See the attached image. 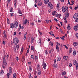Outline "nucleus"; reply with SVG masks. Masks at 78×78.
<instances>
[{
    "label": "nucleus",
    "mask_w": 78,
    "mask_h": 78,
    "mask_svg": "<svg viewBox=\"0 0 78 78\" xmlns=\"http://www.w3.org/2000/svg\"><path fill=\"white\" fill-rule=\"evenodd\" d=\"M10 27L11 28L13 29L15 27V28H16L17 27H18V22L16 21L14 23H11L10 24Z\"/></svg>",
    "instance_id": "f257e3e1"
},
{
    "label": "nucleus",
    "mask_w": 78,
    "mask_h": 78,
    "mask_svg": "<svg viewBox=\"0 0 78 78\" xmlns=\"http://www.w3.org/2000/svg\"><path fill=\"white\" fill-rule=\"evenodd\" d=\"M13 43L14 45H17V44H18L19 42V39L15 37L14 39H13Z\"/></svg>",
    "instance_id": "f03ea898"
},
{
    "label": "nucleus",
    "mask_w": 78,
    "mask_h": 78,
    "mask_svg": "<svg viewBox=\"0 0 78 78\" xmlns=\"http://www.w3.org/2000/svg\"><path fill=\"white\" fill-rule=\"evenodd\" d=\"M3 62L5 66H6L7 63H6V59H5V57H4V58H3Z\"/></svg>",
    "instance_id": "7ed1b4c3"
},
{
    "label": "nucleus",
    "mask_w": 78,
    "mask_h": 78,
    "mask_svg": "<svg viewBox=\"0 0 78 78\" xmlns=\"http://www.w3.org/2000/svg\"><path fill=\"white\" fill-rule=\"evenodd\" d=\"M73 28L75 31H78V24L73 27Z\"/></svg>",
    "instance_id": "20e7f679"
},
{
    "label": "nucleus",
    "mask_w": 78,
    "mask_h": 78,
    "mask_svg": "<svg viewBox=\"0 0 78 78\" xmlns=\"http://www.w3.org/2000/svg\"><path fill=\"white\" fill-rule=\"evenodd\" d=\"M78 17V13H75L74 15L73 16V18L76 19Z\"/></svg>",
    "instance_id": "39448f33"
},
{
    "label": "nucleus",
    "mask_w": 78,
    "mask_h": 78,
    "mask_svg": "<svg viewBox=\"0 0 78 78\" xmlns=\"http://www.w3.org/2000/svg\"><path fill=\"white\" fill-rule=\"evenodd\" d=\"M38 5L39 6H42V2L41 0H39L38 1Z\"/></svg>",
    "instance_id": "423d86ee"
},
{
    "label": "nucleus",
    "mask_w": 78,
    "mask_h": 78,
    "mask_svg": "<svg viewBox=\"0 0 78 78\" xmlns=\"http://www.w3.org/2000/svg\"><path fill=\"white\" fill-rule=\"evenodd\" d=\"M43 67L44 69H46V66H47V65H46V63H45V62H43V64H42Z\"/></svg>",
    "instance_id": "0eeeda50"
},
{
    "label": "nucleus",
    "mask_w": 78,
    "mask_h": 78,
    "mask_svg": "<svg viewBox=\"0 0 78 78\" xmlns=\"http://www.w3.org/2000/svg\"><path fill=\"white\" fill-rule=\"evenodd\" d=\"M37 42L38 43V44L41 46V45L42 44H41V40L39 39V40L37 41Z\"/></svg>",
    "instance_id": "6e6552de"
},
{
    "label": "nucleus",
    "mask_w": 78,
    "mask_h": 78,
    "mask_svg": "<svg viewBox=\"0 0 78 78\" xmlns=\"http://www.w3.org/2000/svg\"><path fill=\"white\" fill-rule=\"evenodd\" d=\"M67 13H66L65 14V17H69V12H66Z\"/></svg>",
    "instance_id": "1a4fd4ad"
},
{
    "label": "nucleus",
    "mask_w": 78,
    "mask_h": 78,
    "mask_svg": "<svg viewBox=\"0 0 78 78\" xmlns=\"http://www.w3.org/2000/svg\"><path fill=\"white\" fill-rule=\"evenodd\" d=\"M44 3L45 4H48L49 2V0H44Z\"/></svg>",
    "instance_id": "9d476101"
},
{
    "label": "nucleus",
    "mask_w": 78,
    "mask_h": 78,
    "mask_svg": "<svg viewBox=\"0 0 78 78\" xmlns=\"http://www.w3.org/2000/svg\"><path fill=\"white\" fill-rule=\"evenodd\" d=\"M62 9L63 12H65V11H66V9H65V7H64V6H63Z\"/></svg>",
    "instance_id": "9b49d317"
},
{
    "label": "nucleus",
    "mask_w": 78,
    "mask_h": 78,
    "mask_svg": "<svg viewBox=\"0 0 78 78\" xmlns=\"http://www.w3.org/2000/svg\"><path fill=\"white\" fill-rule=\"evenodd\" d=\"M28 23V20L27 19H25V20H24V24L25 25H26L27 23Z\"/></svg>",
    "instance_id": "f8f14e48"
},
{
    "label": "nucleus",
    "mask_w": 78,
    "mask_h": 78,
    "mask_svg": "<svg viewBox=\"0 0 78 78\" xmlns=\"http://www.w3.org/2000/svg\"><path fill=\"white\" fill-rule=\"evenodd\" d=\"M67 29H68L69 30H70L71 28H70V24H68V25Z\"/></svg>",
    "instance_id": "ddd939ff"
},
{
    "label": "nucleus",
    "mask_w": 78,
    "mask_h": 78,
    "mask_svg": "<svg viewBox=\"0 0 78 78\" xmlns=\"http://www.w3.org/2000/svg\"><path fill=\"white\" fill-rule=\"evenodd\" d=\"M53 67L56 69H57L58 68V66L57 65V64L55 63L53 65Z\"/></svg>",
    "instance_id": "4468645a"
},
{
    "label": "nucleus",
    "mask_w": 78,
    "mask_h": 78,
    "mask_svg": "<svg viewBox=\"0 0 78 78\" xmlns=\"http://www.w3.org/2000/svg\"><path fill=\"white\" fill-rule=\"evenodd\" d=\"M73 63L74 65H75L76 64L78 63V62H76V60H74Z\"/></svg>",
    "instance_id": "2eb2a0df"
},
{
    "label": "nucleus",
    "mask_w": 78,
    "mask_h": 78,
    "mask_svg": "<svg viewBox=\"0 0 78 78\" xmlns=\"http://www.w3.org/2000/svg\"><path fill=\"white\" fill-rule=\"evenodd\" d=\"M65 11L66 12H68V7L67 6H66L65 7Z\"/></svg>",
    "instance_id": "dca6fc26"
},
{
    "label": "nucleus",
    "mask_w": 78,
    "mask_h": 78,
    "mask_svg": "<svg viewBox=\"0 0 78 78\" xmlns=\"http://www.w3.org/2000/svg\"><path fill=\"white\" fill-rule=\"evenodd\" d=\"M17 77L16 75V73H15L13 75V78H16Z\"/></svg>",
    "instance_id": "f3484780"
},
{
    "label": "nucleus",
    "mask_w": 78,
    "mask_h": 78,
    "mask_svg": "<svg viewBox=\"0 0 78 78\" xmlns=\"http://www.w3.org/2000/svg\"><path fill=\"white\" fill-rule=\"evenodd\" d=\"M56 11L53 12L52 13V14L53 16H55V14H56Z\"/></svg>",
    "instance_id": "a211bd4d"
},
{
    "label": "nucleus",
    "mask_w": 78,
    "mask_h": 78,
    "mask_svg": "<svg viewBox=\"0 0 78 78\" xmlns=\"http://www.w3.org/2000/svg\"><path fill=\"white\" fill-rule=\"evenodd\" d=\"M6 31H4V32L3 33V34L5 37H6Z\"/></svg>",
    "instance_id": "6ab92c4d"
},
{
    "label": "nucleus",
    "mask_w": 78,
    "mask_h": 78,
    "mask_svg": "<svg viewBox=\"0 0 78 78\" xmlns=\"http://www.w3.org/2000/svg\"><path fill=\"white\" fill-rule=\"evenodd\" d=\"M34 46H31V50H33V51H34Z\"/></svg>",
    "instance_id": "aec40b11"
},
{
    "label": "nucleus",
    "mask_w": 78,
    "mask_h": 78,
    "mask_svg": "<svg viewBox=\"0 0 78 78\" xmlns=\"http://www.w3.org/2000/svg\"><path fill=\"white\" fill-rule=\"evenodd\" d=\"M56 49L58 51V52L59 48V47H58V45H56Z\"/></svg>",
    "instance_id": "412c9836"
},
{
    "label": "nucleus",
    "mask_w": 78,
    "mask_h": 78,
    "mask_svg": "<svg viewBox=\"0 0 78 78\" xmlns=\"http://www.w3.org/2000/svg\"><path fill=\"white\" fill-rule=\"evenodd\" d=\"M73 56H75L76 55V51L75 50H74V51L73 52Z\"/></svg>",
    "instance_id": "4be33fe9"
},
{
    "label": "nucleus",
    "mask_w": 78,
    "mask_h": 78,
    "mask_svg": "<svg viewBox=\"0 0 78 78\" xmlns=\"http://www.w3.org/2000/svg\"><path fill=\"white\" fill-rule=\"evenodd\" d=\"M66 74V71H64L62 73V75H63V76L65 75Z\"/></svg>",
    "instance_id": "5701e85b"
},
{
    "label": "nucleus",
    "mask_w": 78,
    "mask_h": 78,
    "mask_svg": "<svg viewBox=\"0 0 78 78\" xmlns=\"http://www.w3.org/2000/svg\"><path fill=\"white\" fill-rule=\"evenodd\" d=\"M68 56H63V59H65L66 60V59H67V58Z\"/></svg>",
    "instance_id": "b1692460"
},
{
    "label": "nucleus",
    "mask_w": 78,
    "mask_h": 78,
    "mask_svg": "<svg viewBox=\"0 0 78 78\" xmlns=\"http://www.w3.org/2000/svg\"><path fill=\"white\" fill-rule=\"evenodd\" d=\"M41 74V71L40 70H38V75H40Z\"/></svg>",
    "instance_id": "393cba45"
},
{
    "label": "nucleus",
    "mask_w": 78,
    "mask_h": 78,
    "mask_svg": "<svg viewBox=\"0 0 78 78\" xmlns=\"http://www.w3.org/2000/svg\"><path fill=\"white\" fill-rule=\"evenodd\" d=\"M3 73H4V72H3V70H2L0 72V75H3Z\"/></svg>",
    "instance_id": "a878e982"
},
{
    "label": "nucleus",
    "mask_w": 78,
    "mask_h": 78,
    "mask_svg": "<svg viewBox=\"0 0 78 78\" xmlns=\"http://www.w3.org/2000/svg\"><path fill=\"white\" fill-rule=\"evenodd\" d=\"M72 48H69V52L70 53H70H72Z\"/></svg>",
    "instance_id": "bb28decb"
},
{
    "label": "nucleus",
    "mask_w": 78,
    "mask_h": 78,
    "mask_svg": "<svg viewBox=\"0 0 78 78\" xmlns=\"http://www.w3.org/2000/svg\"><path fill=\"white\" fill-rule=\"evenodd\" d=\"M73 45L74 46H76L78 45V43L77 42L74 43H73Z\"/></svg>",
    "instance_id": "cd10ccee"
},
{
    "label": "nucleus",
    "mask_w": 78,
    "mask_h": 78,
    "mask_svg": "<svg viewBox=\"0 0 78 78\" xmlns=\"http://www.w3.org/2000/svg\"><path fill=\"white\" fill-rule=\"evenodd\" d=\"M51 3V2H49L48 3V6H51V5H52V4Z\"/></svg>",
    "instance_id": "c85d7f7f"
},
{
    "label": "nucleus",
    "mask_w": 78,
    "mask_h": 78,
    "mask_svg": "<svg viewBox=\"0 0 78 78\" xmlns=\"http://www.w3.org/2000/svg\"><path fill=\"white\" fill-rule=\"evenodd\" d=\"M29 67L30 72H31V71H32V68H31V66H29Z\"/></svg>",
    "instance_id": "c756f323"
},
{
    "label": "nucleus",
    "mask_w": 78,
    "mask_h": 78,
    "mask_svg": "<svg viewBox=\"0 0 78 78\" xmlns=\"http://www.w3.org/2000/svg\"><path fill=\"white\" fill-rule=\"evenodd\" d=\"M57 59L58 61H59L60 60H61V57H57Z\"/></svg>",
    "instance_id": "7c9ffc66"
},
{
    "label": "nucleus",
    "mask_w": 78,
    "mask_h": 78,
    "mask_svg": "<svg viewBox=\"0 0 78 78\" xmlns=\"http://www.w3.org/2000/svg\"><path fill=\"white\" fill-rule=\"evenodd\" d=\"M21 29V24L19 25V28H18V31H20V30Z\"/></svg>",
    "instance_id": "2f4dec72"
},
{
    "label": "nucleus",
    "mask_w": 78,
    "mask_h": 78,
    "mask_svg": "<svg viewBox=\"0 0 78 78\" xmlns=\"http://www.w3.org/2000/svg\"><path fill=\"white\" fill-rule=\"evenodd\" d=\"M75 36L77 39H78V33H76L75 34Z\"/></svg>",
    "instance_id": "473e14b6"
},
{
    "label": "nucleus",
    "mask_w": 78,
    "mask_h": 78,
    "mask_svg": "<svg viewBox=\"0 0 78 78\" xmlns=\"http://www.w3.org/2000/svg\"><path fill=\"white\" fill-rule=\"evenodd\" d=\"M44 22L46 23H48V22H49V20H46L44 21Z\"/></svg>",
    "instance_id": "72a5a7b5"
},
{
    "label": "nucleus",
    "mask_w": 78,
    "mask_h": 78,
    "mask_svg": "<svg viewBox=\"0 0 78 78\" xmlns=\"http://www.w3.org/2000/svg\"><path fill=\"white\" fill-rule=\"evenodd\" d=\"M34 41V38L33 37H31V42L33 43Z\"/></svg>",
    "instance_id": "f704fd0d"
},
{
    "label": "nucleus",
    "mask_w": 78,
    "mask_h": 78,
    "mask_svg": "<svg viewBox=\"0 0 78 78\" xmlns=\"http://www.w3.org/2000/svg\"><path fill=\"white\" fill-rule=\"evenodd\" d=\"M49 44L51 45V46H53V45L54 43L53 42H51Z\"/></svg>",
    "instance_id": "c9c22d12"
},
{
    "label": "nucleus",
    "mask_w": 78,
    "mask_h": 78,
    "mask_svg": "<svg viewBox=\"0 0 78 78\" xmlns=\"http://www.w3.org/2000/svg\"><path fill=\"white\" fill-rule=\"evenodd\" d=\"M14 15V13H10V16L11 17H12Z\"/></svg>",
    "instance_id": "e433bc0d"
},
{
    "label": "nucleus",
    "mask_w": 78,
    "mask_h": 78,
    "mask_svg": "<svg viewBox=\"0 0 78 78\" xmlns=\"http://www.w3.org/2000/svg\"><path fill=\"white\" fill-rule=\"evenodd\" d=\"M37 56L36 55H35V61H37Z\"/></svg>",
    "instance_id": "4c0bfd02"
},
{
    "label": "nucleus",
    "mask_w": 78,
    "mask_h": 78,
    "mask_svg": "<svg viewBox=\"0 0 78 78\" xmlns=\"http://www.w3.org/2000/svg\"><path fill=\"white\" fill-rule=\"evenodd\" d=\"M52 50H53V48H51V50H49L48 51L49 52L51 53V51H52V52H53V51H52Z\"/></svg>",
    "instance_id": "58836bf2"
},
{
    "label": "nucleus",
    "mask_w": 78,
    "mask_h": 78,
    "mask_svg": "<svg viewBox=\"0 0 78 78\" xmlns=\"http://www.w3.org/2000/svg\"><path fill=\"white\" fill-rule=\"evenodd\" d=\"M7 20L8 23H10L9 20V19L7 18Z\"/></svg>",
    "instance_id": "ea45409f"
},
{
    "label": "nucleus",
    "mask_w": 78,
    "mask_h": 78,
    "mask_svg": "<svg viewBox=\"0 0 78 78\" xmlns=\"http://www.w3.org/2000/svg\"><path fill=\"white\" fill-rule=\"evenodd\" d=\"M16 48L17 50H19V45H17L16 46Z\"/></svg>",
    "instance_id": "a19ab883"
},
{
    "label": "nucleus",
    "mask_w": 78,
    "mask_h": 78,
    "mask_svg": "<svg viewBox=\"0 0 78 78\" xmlns=\"http://www.w3.org/2000/svg\"><path fill=\"white\" fill-rule=\"evenodd\" d=\"M31 58L32 59H34V55H31Z\"/></svg>",
    "instance_id": "79ce46f5"
},
{
    "label": "nucleus",
    "mask_w": 78,
    "mask_h": 78,
    "mask_svg": "<svg viewBox=\"0 0 78 78\" xmlns=\"http://www.w3.org/2000/svg\"><path fill=\"white\" fill-rule=\"evenodd\" d=\"M71 2L72 4H73H73L75 3V2H74V1H73V0H71Z\"/></svg>",
    "instance_id": "37998d69"
},
{
    "label": "nucleus",
    "mask_w": 78,
    "mask_h": 78,
    "mask_svg": "<svg viewBox=\"0 0 78 78\" xmlns=\"http://www.w3.org/2000/svg\"><path fill=\"white\" fill-rule=\"evenodd\" d=\"M19 14H22V12L20 10H19L18 12Z\"/></svg>",
    "instance_id": "c03bdc74"
},
{
    "label": "nucleus",
    "mask_w": 78,
    "mask_h": 78,
    "mask_svg": "<svg viewBox=\"0 0 78 78\" xmlns=\"http://www.w3.org/2000/svg\"><path fill=\"white\" fill-rule=\"evenodd\" d=\"M60 38H61V39H62V41H64V40H65L64 38L62 37H60Z\"/></svg>",
    "instance_id": "a18cd8bd"
},
{
    "label": "nucleus",
    "mask_w": 78,
    "mask_h": 78,
    "mask_svg": "<svg viewBox=\"0 0 78 78\" xmlns=\"http://www.w3.org/2000/svg\"><path fill=\"white\" fill-rule=\"evenodd\" d=\"M49 34L50 35H51V34H53V32H52V31H51L49 32Z\"/></svg>",
    "instance_id": "49530a36"
},
{
    "label": "nucleus",
    "mask_w": 78,
    "mask_h": 78,
    "mask_svg": "<svg viewBox=\"0 0 78 78\" xmlns=\"http://www.w3.org/2000/svg\"><path fill=\"white\" fill-rule=\"evenodd\" d=\"M75 22H78V18L76 19Z\"/></svg>",
    "instance_id": "de8ad7c7"
},
{
    "label": "nucleus",
    "mask_w": 78,
    "mask_h": 78,
    "mask_svg": "<svg viewBox=\"0 0 78 78\" xmlns=\"http://www.w3.org/2000/svg\"><path fill=\"white\" fill-rule=\"evenodd\" d=\"M45 53H46V55H47L48 54V51H47V50H46L45 51Z\"/></svg>",
    "instance_id": "09e8293b"
},
{
    "label": "nucleus",
    "mask_w": 78,
    "mask_h": 78,
    "mask_svg": "<svg viewBox=\"0 0 78 78\" xmlns=\"http://www.w3.org/2000/svg\"><path fill=\"white\" fill-rule=\"evenodd\" d=\"M67 19V17L65 16V17H64L63 18V19L65 20H66V19Z\"/></svg>",
    "instance_id": "8fccbe9b"
},
{
    "label": "nucleus",
    "mask_w": 78,
    "mask_h": 78,
    "mask_svg": "<svg viewBox=\"0 0 78 78\" xmlns=\"http://www.w3.org/2000/svg\"><path fill=\"white\" fill-rule=\"evenodd\" d=\"M30 24L31 25L33 26L34 24V23H30Z\"/></svg>",
    "instance_id": "3c124183"
},
{
    "label": "nucleus",
    "mask_w": 78,
    "mask_h": 78,
    "mask_svg": "<svg viewBox=\"0 0 78 78\" xmlns=\"http://www.w3.org/2000/svg\"><path fill=\"white\" fill-rule=\"evenodd\" d=\"M12 9H13L12 8V7L10 9V12H12V11H13Z\"/></svg>",
    "instance_id": "603ef678"
},
{
    "label": "nucleus",
    "mask_w": 78,
    "mask_h": 78,
    "mask_svg": "<svg viewBox=\"0 0 78 78\" xmlns=\"http://www.w3.org/2000/svg\"><path fill=\"white\" fill-rule=\"evenodd\" d=\"M16 61H18L19 60V58H18V57L16 56Z\"/></svg>",
    "instance_id": "864d4df0"
},
{
    "label": "nucleus",
    "mask_w": 78,
    "mask_h": 78,
    "mask_svg": "<svg viewBox=\"0 0 78 78\" xmlns=\"http://www.w3.org/2000/svg\"><path fill=\"white\" fill-rule=\"evenodd\" d=\"M28 64L30 65H31V62H28Z\"/></svg>",
    "instance_id": "5fc2aeb1"
},
{
    "label": "nucleus",
    "mask_w": 78,
    "mask_h": 78,
    "mask_svg": "<svg viewBox=\"0 0 78 78\" xmlns=\"http://www.w3.org/2000/svg\"><path fill=\"white\" fill-rule=\"evenodd\" d=\"M2 44L4 45H5V44H6V43L5 42V41H3L2 42Z\"/></svg>",
    "instance_id": "6e6d98bb"
},
{
    "label": "nucleus",
    "mask_w": 78,
    "mask_h": 78,
    "mask_svg": "<svg viewBox=\"0 0 78 78\" xmlns=\"http://www.w3.org/2000/svg\"><path fill=\"white\" fill-rule=\"evenodd\" d=\"M25 61V58H22V62H23Z\"/></svg>",
    "instance_id": "4d7b16f0"
},
{
    "label": "nucleus",
    "mask_w": 78,
    "mask_h": 78,
    "mask_svg": "<svg viewBox=\"0 0 78 78\" xmlns=\"http://www.w3.org/2000/svg\"><path fill=\"white\" fill-rule=\"evenodd\" d=\"M58 16H59V14H57L56 15H55L56 17H58Z\"/></svg>",
    "instance_id": "13d9d810"
},
{
    "label": "nucleus",
    "mask_w": 78,
    "mask_h": 78,
    "mask_svg": "<svg viewBox=\"0 0 78 78\" xmlns=\"http://www.w3.org/2000/svg\"><path fill=\"white\" fill-rule=\"evenodd\" d=\"M7 76L8 78H9V73L7 74Z\"/></svg>",
    "instance_id": "bf43d9fd"
},
{
    "label": "nucleus",
    "mask_w": 78,
    "mask_h": 78,
    "mask_svg": "<svg viewBox=\"0 0 78 78\" xmlns=\"http://www.w3.org/2000/svg\"><path fill=\"white\" fill-rule=\"evenodd\" d=\"M57 8H59V4H57Z\"/></svg>",
    "instance_id": "052dcab7"
},
{
    "label": "nucleus",
    "mask_w": 78,
    "mask_h": 78,
    "mask_svg": "<svg viewBox=\"0 0 78 78\" xmlns=\"http://www.w3.org/2000/svg\"><path fill=\"white\" fill-rule=\"evenodd\" d=\"M26 36H24V37L23 38L24 40H25L26 39Z\"/></svg>",
    "instance_id": "680f3d73"
},
{
    "label": "nucleus",
    "mask_w": 78,
    "mask_h": 78,
    "mask_svg": "<svg viewBox=\"0 0 78 78\" xmlns=\"http://www.w3.org/2000/svg\"><path fill=\"white\" fill-rule=\"evenodd\" d=\"M69 66L70 67H72V63H70L69 64Z\"/></svg>",
    "instance_id": "e2e57ef3"
},
{
    "label": "nucleus",
    "mask_w": 78,
    "mask_h": 78,
    "mask_svg": "<svg viewBox=\"0 0 78 78\" xmlns=\"http://www.w3.org/2000/svg\"><path fill=\"white\" fill-rule=\"evenodd\" d=\"M30 51V49H28L27 51V53H29V51Z\"/></svg>",
    "instance_id": "0e129e2a"
},
{
    "label": "nucleus",
    "mask_w": 78,
    "mask_h": 78,
    "mask_svg": "<svg viewBox=\"0 0 78 78\" xmlns=\"http://www.w3.org/2000/svg\"><path fill=\"white\" fill-rule=\"evenodd\" d=\"M16 35V32H15L14 33L13 35L14 36H15V35Z\"/></svg>",
    "instance_id": "69168bd1"
},
{
    "label": "nucleus",
    "mask_w": 78,
    "mask_h": 78,
    "mask_svg": "<svg viewBox=\"0 0 78 78\" xmlns=\"http://www.w3.org/2000/svg\"><path fill=\"white\" fill-rule=\"evenodd\" d=\"M14 6L15 7V8L16 7V3H15V4H14Z\"/></svg>",
    "instance_id": "338daca9"
},
{
    "label": "nucleus",
    "mask_w": 78,
    "mask_h": 78,
    "mask_svg": "<svg viewBox=\"0 0 78 78\" xmlns=\"http://www.w3.org/2000/svg\"><path fill=\"white\" fill-rule=\"evenodd\" d=\"M75 66H76V67L78 68V63H77V64H76V65H75Z\"/></svg>",
    "instance_id": "774afa93"
}]
</instances>
